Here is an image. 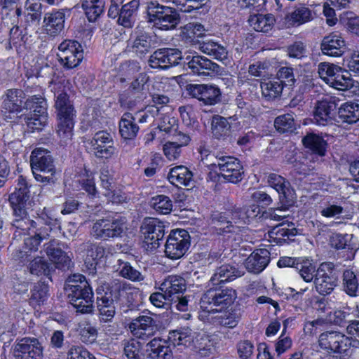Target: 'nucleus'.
Here are the masks:
<instances>
[{
  "label": "nucleus",
  "mask_w": 359,
  "mask_h": 359,
  "mask_svg": "<svg viewBox=\"0 0 359 359\" xmlns=\"http://www.w3.org/2000/svg\"><path fill=\"white\" fill-rule=\"evenodd\" d=\"M197 334L190 328L184 327L170 332L169 339L172 341L175 346L182 345L186 347H192Z\"/></svg>",
  "instance_id": "72a5a7b5"
},
{
  "label": "nucleus",
  "mask_w": 359,
  "mask_h": 359,
  "mask_svg": "<svg viewBox=\"0 0 359 359\" xmlns=\"http://www.w3.org/2000/svg\"><path fill=\"white\" fill-rule=\"evenodd\" d=\"M211 130L216 139L224 140L230 135L231 126L226 118L215 115L212 117Z\"/></svg>",
  "instance_id": "a19ab883"
},
{
  "label": "nucleus",
  "mask_w": 359,
  "mask_h": 359,
  "mask_svg": "<svg viewBox=\"0 0 359 359\" xmlns=\"http://www.w3.org/2000/svg\"><path fill=\"white\" fill-rule=\"evenodd\" d=\"M119 133L125 140H133L140 130L135 123V118L131 113L126 112L123 114L119 121Z\"/></svg>",
  "instance_id": "c756f323"
},
{
  "label": "nucleus",
  "mask_w": 359,
  "mask_h": 359,
  "mask_svg": "<svg viewBox=\"0 0 359 359\" xmlns=\"http://www.w3.org/2000/svg\"><path fill=\"white\" fill-rule=\"evenodd\" d=\"M49 236V234L46 233H42L41 230L39 233H36L34 236L27 237L24 241V251L16 252L15 257L16 259H20L22 262L28 260V251H36L39 248L41 241L43 239H46Z\"/></svg>",
  "instance_id": "473e14b6"
},
{
  "label": "nucleus",
  "mask_w": 359,
  "mask_h": 359,
  "mask_svg": "<svg viewBox=\"0 0 359 359\" xmlns=\"http://www.w3.org/2000/svg\"><path fill=\"white\" fill-rule=\"evenodd\" d=\"M218 313V315L214 317H209V320H212L217 325L231 329L237 326L241 317L238 311L232 309L224 311H219Z\"/></svg>",
  "instance_id": "2f4dec72"
},
{
  "label": "nucleus",
  "mask_w": 359,
  "mask_h": 359,
  "mask_svg": "<svg viewBox=\"0 0 359 359\" xmlns=\"http://www.w3.org/2000/svg\"><path fill=\"white\" fill-rule=\"evenodd\" d=\"M190 246V236L184 229L173 230L165 244V256L170 259L182 257Z\"/></svg>",
  "instance_id": "423d86ee"
},
{
  "label": "nucleus",
  "mask_w": 359,
  "mask_h": 359,
  "mask_svg": "<svg viewBox=\"0 0 359 359\" xmlns=\"http://www.w3.org/2000/svg\"><path fill=\"white\" fill-rule=\"evenodd\" d=\"M24 95L25 94L21 90H7L3 102V108L10 113L20 112L22 100L25 98Z\"/></svg>",
  "instance_id": "7c9ffc66"
},
{
  "label": "nucleus",
  "mask_w": 359,
  "mask_h": 359,
  "mask_svg": "<svg viewBox=\"0 0 359 359\" xmlns=\"http://www.w3.org/2000/svg\"><path fill=\"white\" fill-rule=\"evenodd\" d=\"M312 19L311 11L302 5L295 7L294 10L290 13L289 17V21L291 24L294 25L295 24L299 25L306 22L310 21Z\"/></svg>",
  "instance_id": "864d4df0"
},
{
  "label": "nucleus",
  "mask_w": 359,
  "mask_h": 359,
  "mask_svg": "<svg viewBox=\"0 0 359 359\" xmlns=\"http://www.w3.org/2000/svg\"><path fill=\"white\" fill-rule=\"evenodd\" d=\"M236 297V292L231 288H210L202 296L200 302L202 311L199 316L202 319L209 320L211 314L221 311L222 309L230 306Z\"/></svg>",
  "instance_id": "f257e3e1"
},
{
  "label": "nucleus",
  "mask_w": 359,
  "mask_h": 359,
  "mask_svg": "<svg viewBox=\"0 0 359 359\" xmlns=\"http://www.w3.org/2000/svg\"><path fill=\"white\" fill-rule=\"evenodd\" d=\"M29 272L38 276L50 277L53 267L51 264L42 257H35L29 265Z\"/></svg>",
  "instance_id": "a18cd8bd"
},
{
  "label": "nucleus",
  "mask_w": 359,
  "mask_h": 359,
  "mask_svg": "<svg viewBox=\"0 0 359 359\" xmlns=\"http://www.w3.org/2000/svg\"><path fill=\"white\" fill-rule=\"evenodd\" d=\"M304 147L319 156H324L326 151L327 143L323 138L318 135L310 133L302 139Z\"/></svg>",
  "instance_id": "37998d69"
},
{
  "label": "nucleus",
  "mask_w": 359,
  "mask_h": 359,
  "mask_svg": "<svg viewBox=\"0 0 359 359\" xmlns=\"http://www.w3.org/2000/svg\"><path fill=\"white\" fill-rule=\"evenodd\" d=\"M65 18L64 10L47 13L43 20L46 34L51 36L60 34L64 29Z\"/></svg>",
  "instance_id": "393cba45"
},
{
  "label": "nucleus",
  "mask_w": 359,
  "mask_h": 359,
  "mask_svg": "<svg viewBox=\"0 0 359 359\" xmlns=\"http://www.w3.org/2000/svg\"><path fill=\"white\" fill-rule=\"evenodd\" d=\"M67 359H94V356L83 346H72L68 351Z\"/></svg>",
  "instance_id": "774afa93"
},
{
  "label": "nucleus",
  "mask_w": 359,
  "mask_h": 359,
  "mask_svg": "<svg viewBox=\"0 0 359 359\" xmlns=\"http://www.w3.org/2000/svg\"><path fill=\"white\" fill-rule=\"evenodd\" d=\"M81 248L86 252V263L90 266L95 264L96 261L104 255V249L102 246L90 242L83 243Z\"/></svg>",
  "instance_id": "49530a36"
},
{
  "label": "nucleus",
  "mask_w": 359,
  "mask_h": 359,
  "mask_svg": "<svg viewBox=\"0 0 359 359\" xmlns=\"http://www.w3.org/2000/svg\"><path fill=\"white\" fill-rule=\"evenodd\" d=\"M328 84L340 90H345L348 88H351L354 86L353 80L348 76L343 74L341 71H338L333 78L331 77L329 80Z\"/></svg>",
  "instance_id": "6e6d98bb"
},
{
  "label": "nucleus",
  "mask_w": 359,
  "mask_h": 359,
  "mask_svg": "<svg viewBox=\"0 0 359 359\" xmlns=\"http://www.w3.org/2000/svg\"><path fill=\"white\" fill-rule=\"evenodd\" d=\"M188 67L194 74L198 75H208L210 72H218L219 66L210 60L198 55H188L186 57Z\"/></svg>",
  "instance_id": "412c9836"
},
{
  "label": "nucleus",
  "mask_w": 359,
  "mask_h": 359,
  "mask_svg": "<svg viewBox=\"0 0 359 359\" xmlns=\"http://www.w3.org/2000/svg\"><path fill=\"white\" fill-rule=\"evenodd\" d=\"M210 165L213 169L218 168V171H216L218 176L229 182L237 183L243 179V166L239 160L233 156L218 154L216 161Z\"/></svg>",
  "instance_id": "39448f33"
},
{
  "label": "nucleus",
  "mask_w": 359,
  "mask_h": 359,
  "mask_svg": "<svg viewBox=\"0 0 359 359\" xmlns=\"http://www.w3.org/2000/svg\"><path fill=\"white\" fill-rule=\"evenodd\" d=\"M182 59V52L179 49L163 48L155 50L148 62L152 68L168 69L178 65Z\"/></svg>",
  "instance_id": "4468645a"
},
{
  "label": "nucleus",
  "mask_w": 359,
  "mask_h": 359,
  "mask_svg": "<svg viewBox=\"0 0 359 359\" xmlns=\"http://www.w3.org/2000/svg\"><path fill=\"white\" fill-rule=\"evenodd\" d=\"M320 49L324 55L332 57H340L346 50L343 38L335 34H330L323 38L320 43Z\"/></svg>",
  "instance_id": "4be33fe9"
},
{
  "label": "nucleus",
  "mask_w": 359,
  "mask_h": 359,
  "mask_svg": "<svg viewBox=\"0 0 359 359\" xmlns=\"http://www.w3.org/2000/svg\"><path fill=\"white\" fill-rule=\"evenodd\" d=\"M117 269L119 275L131 281L140 282L144 280V276L136 269L133 267L128 262H121Z\"/></svg>",
  "instance_id": "3c124183"
},
{
  "label": "nucleus",
  "mask_w": 359,
  "mask_h": 359,
  "mask_svg": "<svg viewBox=\"0 0 359 359\" xmlns=\"http://www.w3.org/2000/svg\"><path fill=\"white\" fill-rule=\"evenodd\" d=\"M199 49L217 60L222 61L227 58L228 52L226 48L212 41L200 43Z\"/></svg>",
  "instance_id": "58836bf2"
},
{
  "label": "nucleus",
  "mask_w": 359,
  "mask_h": 359,
  "mask_svg": "<svg viewBox=\"0 0 359 359\" xmlns=\"http://www.w3.org/2000/svg\"><path fill=\"white\" fill-rule=\"evenodd\" d=\"M152 36L149 33L140 31L136 32L133 39L128 41V50L136 57L142 58L148 54L154 48Z\"/></svg>",
  "instance_id": "a211bd4d"
},
{
  "label": "nucleus",
  "mask_w": 359,
  "mask_h": 359,
  "mask_svg": "<svg viewBox=\"0 0 359 359\" xmlns=\"http://www.w3.org/2000/svg\"><path fill=\"white\" fill-rule=\"evenodd\" d=\"M151 205L156 212L166 215L172 210V202L168 196L158 195L151 198Z\"/></svg>",
  "instance_id": "5fc2aeb1"
},
{
  "label": "nucleus",
  "mask_w": 359,
  "mask_h": 359,
  "mask_svg": "<svg viewBox=\"0 0 359 359\" xmlns=\"http://www.w3.org/2000/svg\"><path fill=\"white\" fill-rule=\"evenodd\" d=\"M58 123L57 133L61 141L66 143L72 139L76 110L74 108L56 110Z\"/></svg>",
  "instance_id": "f3484780"
},
{
  "label": "nucleus",
  "mask_w": 359,
  "mask_h": 359,
  "mask_svg": "<svg viewBox=\"0 0 359 359\" xmlns=\"http://www.w3.org/2000/svg\"><path fill=\"white\" fill-rule=\"evenodd\" d=\"M142 344L137 340L132 339L124 344V354L128 359H142Z\"/></svg>",
  "instance_id": "13d9d810"
},
{
  "label": "nucleus",
  "mask_w": 359,
  "mask_h": 359,
  "mask_svg": "<svg viewBox=\"0 0 359 359\" xmlns=\"http://www.w3.org/2000/svg\"><path fill=\"white\" fill-rule=\"evenodd\" d=\"M104 0H83L82 8L90 22H95L103 13Z\"/></svg>",
  "instance_id": "79ce46f5"
},
{
  "label": "nucleus",
  "mask_w": 359,
  "mask_h": 359,
  "mask_svg": "<svg viewBox=\"0 0 359 359\" xmlns=\"http://www.w3.org/2000/svg\"><path fill=\"white\" fill-rule=\"evenodd\" d=\"M30 163L35 179L45 184H54L57 180L56 169L50 151L35 149L30 156Z\"/></svg>",
  "instance_id": "7ed1b4c3"
},
{
  "label": "nucleus",
  "mask_w": 359,
  "mask_h": 359,
  "mask_svg": "<svg viewBox=\"0 0 359 359\" xmlns=\"http://www.w3.org/2000/svg\"><path fill=\"white\" fill-rule=\"evenodd\" d=\"M297 234V229L295 228L294 224L292 222L281 223L274 226L269 231L270 238L280 245L286 242L287 240H290Z\"/></svg>",
  "instance_id": "bb28decb"
},
{
  "label": "nucleus",
  "mask_w": 359,
  "mask_h": 359,
  "mask_svg": "<svg viewBox=\"0 0 359 359\" xmlns=\"http://www.w3.org/2000/svg\"><path fill=\"white\" fill-rule=\"evenodd\" d=\"M159 288L163 292L167 294L170 299H172L186 291V280L180 276H170L164 280Z\"/></svg>",
  "instance_id": "a878e982"
},
{
  "label": "nucleus",
  "mask_w": 359,
  "mask_h": 359,
  "mask_svg": "<svg viewBox=\"0 0 359 359\" xmlns=\"http://www.w3.org/2000/svg\"><path fill=\"white\" fill-rule=\"evenodd\" d=\"M337 271L332 262L322 263L317 269L314 285L316 291L322 294H330L337 285Z\"/></svg>",
  "instance_id": "6e6552de"
},
{
  "label": "nucleus",
  "mask_w": 359,
  "mask_h": 359,
  "mask_svg": "<svg viewBox=\"0 0 359 359\" xmlns=\"http://www.w3.org/2000/svg\"><path fill=\"white\" fill-rule=\"evenodd\" d=\"M37 111L38 114H31L30 117L27 118V127L32 131L41 130L47 123L48 113L44 109V107L41 106Z\"/></svg>",
  "instance_id": "de8ad7c7"
},
{
  "label": "nucleus",
  "mask_w": 359,
  "mask_h": 359,
  "mask_svg": "<svg viewBox=\"0 0 359 359\" xmlns=\"http://www.w3.org/2000/svg\"><path fill=\"white\" fill-rule=\"evenodd\" d=\"M48 286L43 283H36L33 290L31 299L38 304H43L48 297Z\"/></svg>",
  "instance_id": "338daca9"
},
{
  "label": "nucleus",
  "mask_w": 359,
  "mask_h": 359,
  "mask_svg": "<svg viewBox=\"0 0 359 359\" xmlns=\"http://www.w3.org/2000/svg\"><path fill=\"white\" fill-rule=\"evenodd\" d=\"M29 200V196L25 197L23 194L22 195L16 192H13L9 196L8 201L13 208V214L17 217L13 224L17 228L24 229L21 223L27 215L26 205Z\"/></svg>",
  "instance_id": "b1692460"
},
{
  "label": "nucleus",
  "mask_w": 359,
  "mask_h": 359,
  "mask_svg": "<svg viewBox=\"0 0 359 359\" xmlns=\"http://www.w3.org/2000/svg\"><path fill=\"white\" fill-rule=\"evenodd\" d=\"M192 348L201 357L210 355L214 350L210 337L204 333L197 334L192 345Z\"/></svg>",
  "instance_id": "c03bdc74"
},
{
  "label": "nucleus",
  "mask_w": 359,
  "mask_h": 359,
  "mask_svg": "<svg viewBox=\"0 0 359 359\" xmlns=\"http://www.w3.org/2000/svg\"><path fill=\"white\" fill-rule=\"evenodd\" d=\"M141 232L144 235V242L148 247L156 248L159 246V241L164 237L165 226L157 218L147 217L142 224Z\"/></svg>",
  "instance_id": "ddd939ff"
},
{
  "label": "nucleus",
  "mask_w": 359,
  "mask_h": 359,
  "mask_svg": "<svg viewBox=\"0 0 359 359\" xmlns=\"http://www.w3.org/2000/svg\"><path fill=\"white\" fill-rule=\"evenodd\" d=\"M269 185L274 189L279 194L280 201H286L285 205H292L294 203L295 196L294 190L290 188V184L284 177L272 173L268 177Z\"/></svg>",
  "instance_id": "6ab92c4d"
},
{
  "label": "nucleus",
  "mask_w": 359,
  "mask_h": 359,
  "mask_svg": "<svg viewBox=\"0 0 359 359\" xmlns=\"http://www.w3.org/2000/svg\"><path fill=\"white\" fill-rule=\"evenodd\" d=\"M319 347L327 352H346L352 346L350 338L338 331H326L318 337Z\"/></svg>",
  "instance_id": "9d476101"
},
{
  "label": "nucleus",
  "mask_w": 359,
  "mask_h": 359,
  "mask_svg": "<svg viewBox=\"0 0 359 359\" xmlns=\"http://www.w3.org/2000/svg\"><path fill=\"white\" fill-rule=\"evenodd\" d=\"M139 6V1L133 0L123 5L120 11L118 23L126 28H132L135 22V14Z\"/></svg>",
  "instance_id": "f704fd0d"
},
{
  "label": "nucleus",
  "mask_w": 359,
  "mask_h": 359,
  "mask_svg": "<svg viewBox=\"0 0 359 359\" xmlns=\"http://www.w3.org/2000/svg\"><path fill=\"white\" fill-rule=\"evenodd\" d=\"M115 303L111 299L106 297L98 296L97 297V307L101 322L107 323L113 319L116 313Z\"/></svg>",
  "instance_id": "c9c22d12"
},
{
  "label": "nucleus",
  "mask_w": 359,
  "mask_h": 359,
  "mask_svg": "<svg viewBox=\"0 0 359 359\" xmlns=\"http://www.w3.org/2000/svg\"><path fill=\"white\" fill-rule=\"evenodd\" d=\"M341 20L349 32L359 36V17L352 12H346L341 16Z\"/></svg>",
  "instance_id": "69168bd1"
},
{
  "label": "nucleus",
  "mask_w": 359,
  "mask_h": 359,
  "mask_svg": "<svg viewBox=\"0 0 359 359\" xmlns=\"http://www.w3.org/2000/svg\"><path fill=\"white\" fill-rule=\"evenodd\" d=\"M147 22L161 30L175 29L180 22L178 11L172 7L160 4L157 1L147 3Z\"/></svg>",
  "instance_id": "f03ea898"
},
{
  "label": "nucleus",
  "mask_w": 359,
  "mask_h": 359,
  "mask_svg": "<svg viewBox=\"0 0 359 359\" xmlns=\"http://www.w3.org/2000/svg\"><path fill=\"white\" fill-rule=\"evenodd\" d=\"M89 292H87V294H86L85 297L78 299L76 302H70L78 312L81 313H89L93 311V296H89Z\"/></svg>",
  "instance_id": "0e129e2a"
},
{
  "label": "nucleus",
  "mask_w": 359,
  "mask_h": 359,
  "mask_svg": "<svg viewBox=\"0 0 359 359\" xmlns=\"http://www.w3.org/2000/svg\"><path fill=\"white\" fill-rule=\"evenodd\" d=\"M250 25L257 32H268L274 25L275 18L271 14L250 15Z\"/></svg>",
  "instance_id": "4c0bfd02"
},
{
  "label": "nucleus",
  "mask_w": 359,
  "mask_h": 359,
  "mask_svg": "<svg viewBox=\"0 0 359 359\" xmlns=\"http://www.w3.org/2000/svg\"><path fill=\"white\" fill-rule=\"evenodd\" d=\"M241 276V271L234 266L224 264L217 268L215 273L210 280V283L212 285H217Z\"/></svg>",
  "instance_id": "c85d7f7f"
},
{
  "label": "nucleus",
  "mask_w": 359,
  "mask_h": 359,
  "mask_svg": "<svg viewBox=\"0 0 359 359\" xmlns=\"http://www.w3.org/2000/svg\"><path fill=\"white\" fill-rule=\"evenodd\" d=\"M359 274L355 273L351 269H346L343 273V284L346 292L352 297L356 296V292L359 286Z\"/></svg>",
  "instance_id": "09e8293b"
},
{
  "label": "nucleus",
  "mask_w": 359,
  "mask_h": 359,
  "mask_svg": "<svg viewBox=\"0 0 359 359\" xmlns=\"http://www.w3.org/2000/svg\"><path fill=\"white\" fill-rule=\"evenodd\" d=\"M128 328L134 337L142 340H148L158 331V325L153 314L144 312L133 319Z\"/></svg>",
  "instance_id": "1a4fd4ad"
},
{
  "label": "nucleus",
  "mask_w": 359,
  "mask_h": 359,
  "mask_svg": "<svg viewBox=\"0 0 359 359\" xmlns=\"http://www.w3.org/2000/svg\"><path fill=\"white\" fill-rule=\"evenodd\" d=\"M295 268L299 271V275L306 283L311 282L314 276L316 277L317 271L316 266L308 259H301L299 262H297Z\"/></svg>",
  "instance_id": "603ef678"
},
{
  "label": "nucleus",
  "mask_w": 359,
  "mask_h": 359,
  "mask_svg": "<svg viewBox=\"0 0 359 359\" xmlns=\"http://www.w3.org/2000/svg\"><path fill=\"white\" fill-rule=\"evenodd\" d=\"M90 145L95 156L100 158H109L114 154L111 135L104 131L96 133L90 140Z\"/></svg>",
  "instance_id": "dca6fc26"
},
{
  "label": "nucleus",
  "mask_w": 359,
  "mask_h": 359,
  "mask_svg": "<svg viewBox=\"0 0 359 359\" xmlns=\"http://www.w3.org/2000/svg\"><path fill=\"white\" fill-rule=\"evenodd\" d=\"M337 104L332 99L318 102L314 111V120L318 125L332 123L337 109Z\"/></svg>",
  "instance_id": "aec40b11"
},
{
  "label": "nucleus",
  "mask_w": 359,
  "mask_h": 359,
  "mask_svg": "<svg viewBox=\"0 0 359 359\" xmlns=\"http://www.w3.org/2000/svg\"><path fill=\"white\" fill-rule=\"evenodd\" d=\"M44 250L50 259H53L55 256L57 257L60 255V257L62 256L61 259L62 260L63 259V262L68 261V255L61 249L59 243L55 240L46 243L44 245Z\"/></svg>",
  "instance_id": "e2e57ef3"
},
{
  "label": "nucleus",
  "mask_w": 359,
  "mask_h": 359,
  "mask_svg": "<svg viewBox=\"0 0 359 359\" xmlns=\"http://www.w3.org/2000/svg\"><path fill=\"white\" fill-rule=\"evenodd\" d=\"M281 206L277 208H269L262 214V217L264 219H269L273 221H280L285 218L287 215L285 212L291 205H285L286 201L284 200L280 201Z\"/></svg>",
  "instance_id": "4d7b16f0"
},
{
  "label": "nucleus",
  "mask_w": 359,
  "mask_h": 359,
  "mask_svg": "<svg viewBox=\"0 0 359 359\" xmlns=\"http://www.w3.org/2000/svg\"><path fill=\"white\" fill-rule=\"evenodd\" d=\"M339 118L344 123H355L359 121V104L345 102L338 109Z\"/></svg>",
  "instance_id": "e433bc0d"
},
{
  "label": "nucleus",
  "mask_w": 359,
  "mask_h": 359,
  "mask_svg": "<svg viewBox=\"0 0 359 359\" xmlns=\"http://www.w3.org/2000/svg\"><path fill=\"white\" fill-rule=\"evenodd\" d=\"M123 288V284L119 280L115 279L98 288L97 294L103 297H106L111 299L113 302H116L119 299L121 292Z\"/></svg>",
  "instance_id": "ea45409f"
},
{
  "label": "nucleus",
  "mask_w": 359,
  "mask_h": 359,
  "mask_svg": "<svg viewBox=\"0 0 359 359\" xmlns=\"http://www.w3.org/2000/svg\"><path fill=\"white\" fill-rule=\"evenodd\" d=\"M57 55L60 63L66 69L77 67L83 58L81 43L75 40L65 39L58 46Z\"/></svg>",
  "instance_id": "0eeeda50"
},
{
  "label": "nucleus",
  "mask_w": 359,
  "mask_h": 359,
  "mask_svg": "<svg viewBox=\"0 0 359 359\" xmlns=\"http://www.w3.org/2000/svg\"><path fill=\"white\" fill-rule=\"evenodd\" d=\"M69 86V80L63 76L57 77L50 82V88L55 97L56 110L74 108L67 94Z\"/></svg>",
  "instance_id": "2eb2a0df"
},
{
  "label": "nucleus",
  "mask_w": 359,
  "mask_h": 359,
  "mask_svg": "<svg viewBox=\"0 0 359 359\" xmlns=\"http://www.w3.org/2000/svg\"><path fill=\"white\" fill-rule=\"evenodd\" d=\"M188 94L204 105H215L222 100L220 89L212 84H189L187 86Z\"/></svg>",
  "instance_id": "f8f14e48"
},
{
  "label": "nucleus",
  "mask_w": 359,
  "mask_h": 359,
  "mask_svg": "<svg viewBox=\"0 0 359 359\" xmlns=\"http://www.w3.org/2000/svg\"><path fill=\"white\" fill-rule=\"evenodd\" d=\"M15 359H42L43 348L38 339H17L13 346Z\"/></svg>",
  "instance_id": "9b49d317"
},
{
  "label": "nucleus",
  "mask_w": 359,
  "mask_h": 359,
  "mask_svg": "<svg viewBox=\"0 0 359 359\" xmlns=\"http://www.w3.org/2000/svg\"><path fill=\"white\" fill-rule=\"evenodd\" d=\"M169 182L176 187H190L193 184V174L187 167L175 166L170 170Z\"/></svg>",
  "instance_id": "cd10ccee"
},
{
  "label": "nucleus",
  "mask_w": 359,
  "mask_h": 359,
  "mask_svg": "<svg viewBox=\"0 0 359 359\" xmlns=\"http://www.w3.org/2000/svg\"><path fill=\"white\" fill-rule=\"evenodd\" d=\"M41 106L44 107V109L47 111V104L43 95L37 94L29 96L25 102V108L27 110H29L31 114H38L39 107Z\"/></svg>",
  "instance_id": "bf43d9fd"
},
{
  "label": "nucleus",
  "mask_w": 359,
  "mask_h": 359,
  "mask_svg": "<svg viewBox=\"0 0 359 359\" xmlns=\"http://www.w3.org/2000/svg\"><path fill=\"white\" fill-rule=\"evenodd\" d=\"M269 262V251L265 248H259L252 252L246 259L245 266L249 272L259 273L267 266Z\"/></svg>",
  "instance_id": "5701e85b"
},
{
  "label": "nucleus",
  "mask_w": 359,
  "mask_h": 359,
  "mask_svg": "<svg viewBox=\"0 0 359 359\" xmlns=\"http://www.w3.org/2000/svg\"><path fill=\"white\" fill-rule=\"evenodd\" d=\"M127 229L125 217L103 218L96 220L93 224L91 234L96 238L107 241L110 238L121 237Z\"/></svg>",
  "instance_id": "20e7f679"
},
{
  "label": "nucleus",
  "mask_w": 359,
  "mask_h": 359,
  "mask_svg": "<svg viewBox=\"0 0 359 359\" xmlns=\"http://www.w3.org/2000/svg\"><path fill=\"white\" fill-rule=\"evenodd\" d=\"M294 121L292 116L290 114H283L276 118L274 126L280 133L292 131L294 128Z\"/></svg>",
  "instance_id": "052dcab7"
},
{
  "label": "nucleus",
  "mask_w": 359,
  "mask_h": 359,
  "mask_svg": "<svg viewBox=\"0 0 359 359\" xmlns=\"http://www.w3.org/2000/svg\"><path fill=\"white\" fill-rule=\"evenodd\" d=\"M262 94L268 100L279 97L283 89L282 81H269L261 83Z\"/></svg>",
  "instance_id": "8fccbe9b"
},
{
  "label": "nucleus",
  "mask_w": 359,
  "mask_h": 359,
  "mask_svg": "<svg viewBox=\"0 0 359 359\" xmlns=\"http://www.w3.org/2000/svg\"><path fill=\"white\" fill-rule=\"evenodd\" d=\"M341 70V67L333 64L322 62L318 65L319 76L327 84L329 83L330 79H331V77L333 78L338 71Z\"/></svg>",
  "instance_id": "680f3d73"
}]
</instances>
